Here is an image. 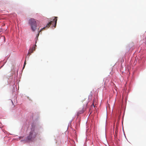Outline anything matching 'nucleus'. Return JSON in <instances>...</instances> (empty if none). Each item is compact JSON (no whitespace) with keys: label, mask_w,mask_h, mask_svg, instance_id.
Listing matches in <instances>:
<instances>
[{"label":"nucleus","mask_w":146,"mask_h":146,"mask_svg":"<svg viewBox=\"0 0 146 146\" xmlns=\"http://www.w3.org/2000/svg\"><path fill=\"white\" fill-rule=\"evenodd\" d=\"M57 21V17H54V18L53 19V21H50L46 25L45 27H43L42 29H40V30L38 32V33L36 36V40L38 39V38L40 33L42 31L45 29L46 28L47 29L51 25H54H54L53 26V27H54V28H55L56 25Z\"/></svg>","instance_id":"nucleus-1"},{"label":"nucleus","mask_w":146,"mask_h":146,"mask_svg":"<svg viewBox=\"0 0 146 146\" xmlns=\"http://www.w3.org/2000/svg\"><path fill=\"white\" fill-rule=\"evenodd\" d=\"M38 134L37 131L35 129L34 127L31 129L29 135L27 137V139L28 140H32L35 138Z\"/></svg>","instance_id":"nucleus-2"},{"label":"nucleus","mask_w":146,"mask_h":146,"mask_svg":"<svg viewBox=\"0 0 146 146\" xmlns=\"http://www.w3.org/2000/svg\"><path fill=\"white\" fill-rule=\"evenodd\" d=\"M29 23L31 26L33 31H35L36 27V23L35 20L34 19H31L29 21Z\"/></svg>","instance_id":"nucleus-3"},{"label":"nucleus","mask_w":146,"mask_h":146,"mask_svg":"<svg viewBox=\"0 0 146 146\" xmlns=\"http://www.w3.org/2000/svg\"><path fill=\"white\" fill-rule=\"evenodd\" d=\"M84 106H86L88 102V101L85 100V99L82 102Z\"/></svg>","instance_id":"nucleus-4"},{"label":"nucleus","mask_w":146,"mask_h":146,"mask_svg":"<svg viewBox=\"0 0 146 146\" xmlns=\"http://www.w3.org/2000/svg\"><path fill=\"white\" fill-rule=\"evenodd\" d=\"M33 52V50L32 49H31L30 52H29L28 53V54H31V53H32Z\"/></svg>","instance_id":"nucleus-5"},{"label":"nucleus","mask_w":146,"mask_h":146,"mask_svg":"<svg viewBox=\"0 0 146 146\" xmlns=\"http://www.w3.org/2000/svg\"><path fill=\"white\" fill-rule=\"evenodd\" d=\"M83 110H82L81 111H79V112H78V115L79 114H80L82 113H83Z\"/></svg>","instance_id":"nucleus-6"},{"label":"nucleus","mask_w":146,"mask_h":146,"mask_svg":"<svg viewBox=\"0 0 146 146\" xmlns=\"http://www.w3.org/2000/svg\"><path fill=\"white\" fill-rule=\"evenodd\" d=\"M31 49L33 50V51L35 50V47L34 46L32 47Z\"/></svg>","instance_id":"nucleus-7"},{"label":"nucleus","mask_w":146,"mask_h":146,"mask_svg":"<svg viewBox=\"0 0 146 146\" xmlns=\"http://www.w3.org/2000/svg\"><path fill=\"white\" fill-rule=\"evenodd\" d=\"M26 64V61H25V62H24V67H23V68H24V67L25 66V65Z\"/></svg>","instance_id":"nucleus-8"}]
</instances>
